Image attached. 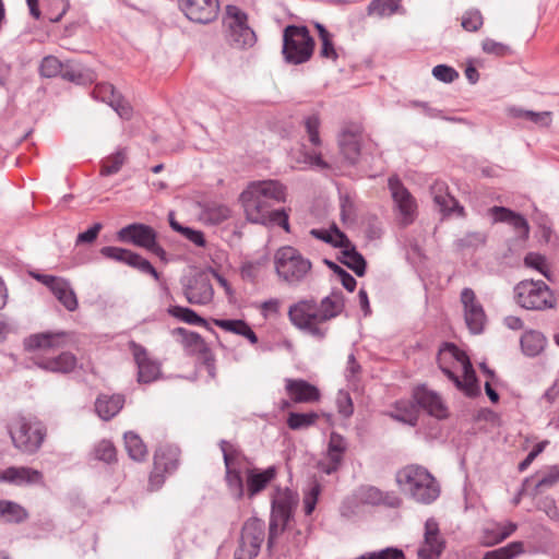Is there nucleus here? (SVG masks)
Instances as JSON below:
<instances>
[{"instance_id": "nucleus-1", "label": "nucleus", "mask_w": 559, "mask_h": 559, "mask_svg": "<svg viewBox=\"0 0 559 559\" xmlns=\"http://www.w3.org/2000/svg\"><path fill=\"white\" fill-rule=\"evenodd\" d=\"M345 309V298L341 290H334L321 299L302 298L288 308V319L298 330L317 340L325 338L329 328L324 324L338 317Z\"/></svg>"}, {"instance_id": "nucleus-2", "label": "nucleus", "mask_w": 559, "mask_h": 559, "mask_svg": "<svg viewBox=\"0 0 559 559\" xmlns=\"http://www.w3.org/2000/svg\"><path fill=\"white\" fill-rule=\"evenodd\" d=\"M72 342V334L66 331H46L29 335L24 340L27 352L34 353V364L43 370L55 373H70L78 365V358L70 352H61L57 356H48L67 347Z\"/></svg>"}, {"instance_id": "nucleus-3", "label": "nucleus", "mask_w": 559, "mask_h": 559, "mask_svg": "<svg viewBox=\"0 0 559 559\" xmlns=\"http://www.w3.org/2000/svg\"><path fill=\"white\" fill-rule=\"evenodd\" d=\"M395 481L400 489L424 504L433 502L440 495L436 478L424 466L409 464L396 472Z\"/></svg>"}, {"instance_id": "nucleus-4", "label": "nucleus", "mask_w": 559, "mask_h": 559, "mask_svg": "<svg viewBox=\"0 0 559 559\" xmlns=\"http://www.w3.org/2000/svg\"><path fill=\"white\" fill-rule=\"evenodd\" d=\"M7 429L14 448L25 454L36 453L47 433L43 423L23 414L13 415L7 424Z\"/></svg>"}, {"instance_id": "nucleus-5", "label": "nucleus", "mask_w": 559, "mask_h": 559, "mask_svg": "<svg viewBox=\"0 0 559 559\" xmlns=\"http://www.w3.org/2000/svg\"><path fill=\"white\" fill-rule=\"evenodd\" d=\"M246 217L249 222L262 225H277L289 230L288 214L284 209L273 210L264 198L246 189L240 194Z\"/></svg>"}, {"instance_id": "nucleus-6", "label": "nucleus", "mask_w": 559, "mask_h": 559, "mask_svg": "<svg viewBox=\"0 0 559 559\" xmlns=\"http://www.w3.org/2000/svg\"><path fill=\"white\" fill-rule=\"evenodd\" d=\"M246 217L249 222L262 225H277L289 230L288 214L284 209L273 210L264 198L246 189L240 194Z\"/></svg>"}, {"instance_id": "nucleus-7", "label": "nucleus", "mask_w": 559, "mask_h": 559, "mask_svg": "<svg viewBox=\"0 0 559 559\" xmlns=\"http://www.w3.org/2000/svg\"><path fill=\"white\" fill-rule=\"evenodd\" d=\"M275 271L278 277L290 286H297L309 275L312 264L296 248L285 246L274 255Z\"/></svg>"}, {"instance_id": "nucleus-8", "label": "nucleus", "mask_w": 559, "mask_h": 559, "mask_svg": "<svg viewBox=\"0 0 559 559\" xmlns=\"http://www.w3.org/2000/svg\"><path fill=\"white\" fill-rule=\"evenodd\" d=\"M298 495L288 489L276 488L271 500V518L269 526V547L273 545L280 534H282L294 516V511L298 504Z\"/></svg>"}, {"instance_id": "nucleus-9", "label": "nucleus", "mask_w": 559, "mask_h": 559, "mask_svg": "<svg viewBox=\"0 0 559 559\" xmlns=\"http://www.w3.org/2000/svg\"><path fill=\"white\" fill-rule=\"evenodd\" d=\"M516 304L533 311L552 309L557 305V298L550 287L544 281L524 280L514 287Z\"/></svg>"}, {"instance_id": "nucleus-10", "label": "nucleus", "mask_w": 559, "mask_h": 559, "mask_svg": "<svg viewBox=\"0 0 559 559\" xmlns=\"http://www.w3.org/2000/svg\"><path fill=\"white\" fill-rule=\"evenodd\" d=\"M314 41L306 26L288 25L283 33V56L286 62L301 64L313 52Z\"/></svg>"}, {"instance_id": "nucleus-11", "label": "nucleus", "mask_w": 559, "mask_h": 559, "mask_svg": "<svg viewBox=\"0 0 559 559\" xmlns=\"http://www.w3.org/2000/svg\"><path fill=\"white\" fill-rule=\"evenodd\" d=\"M117 238L121 242L131 243L135 247L145 249L158 257L162 261H167L166 251L157 242L156 230L148 225L142 223L129 224L117 233Z\"/></svg>"}, {"instance_id": "nucleus-12", "label": "nucleus", "mask_w": 559, "mask_h": 559, "mask_svg": "<svg viewBox=\"0 0 559 559\" xmlns=\"http://www.w3.org/2000/svg\"><path fill=\"white\" fill-rule=\"evenodd\" d=\"M227 26L226 38L230 46L236 48L252 47L255 43V34L248 26L247 14L236 5L226 7L224 20Z\"/></svg>"}, {"instance_id": "nucleus-13", "label": "nucleus", "mask_w": 559, "mask_h": 559, "mask_svg": "<svg viewBox=\"0 0 559 559\" xmlns=\"http://www.w3.org/2000/svg\"><path fill=\"white\" fill-rule=\"evenodd\" d=\"M265 537L264 522L258 518L248 519L241 528L238 547L235 550V559H253L261 549Z\"/></svg>"}, {"instance_id": "nucleus-14", "label": "nucleus", "mask_w": 559, "mask_h": 559, "mask_svg": "<svg viewBox=\"0 0 559 559\" xmlns=\"http://www.w3.org/2000/svg\"><path fill=\"white\" fill-rule=\"evenodd\" d=\"M182 292L191 305L206 306L212 302L214 297L212 283L204 273L183 278Z\"/></svg>"}, {"instance_id": "nucleus-15", "label": "nucleus", "mask_w": 559, "mask_h": 559, "mask_svg": "<svg viewBox=\"0 0 559 559\" xmlns=\"http://www.w3.org/2000/svg\"><path fill=\"white\" fill-rule=\"evenodd\" d=\"M129 349L138 367L136 381L141 384L156 381L162 374L160 364L148 355L144 346L134 341L129 342Z\"/></svg>"}, {"instance_id": "nucleus-16", "label": "nucleus", "mask_w": 559, "mask_h": 559, "mask_svg": "<svg viewBox=\"0 0 559 559\" xmlns=\"http://www.w3.org/2000/svg\"><path fill=\"white\" fill-rule=\"evenodd\" d=\"M388 186L391 191L393 202L402 218V223L404 225L413 223L417 210V204L414 197L404 187L397 176L390 177Z\"/></svg>"}, {"instance_id": "nucleus-17", "label": "nucleus", "mask_w": 559, "mask_h": 559, "mask_svg": "<svg viewBox=\"0 0 559 559\" xmlns=\"http://www.w3.org/2000/svg\"><path fill=\"white\" fill-rule=\"evenodd\" d=\"M461 304L464 309V319L467 328L473 334H479L486 322L485 310L472 288L465 287L461 292Z\"/></svg>"}, {"instance_id": "nucleus-18", "label": "nucleus", "mask_w": 559, "mask_h": 559, "mask_svg": "<svg viewBox=\"0 0 559 559\" xmlns=\"http://www.w3.org/2000/svg\"><path fill=\"white\" fill-rule=\"evenodd\" d=\"M445 548L438 522L428 519L425 523L424 542L417 549V559H439Z\"/></svg>"}, {"instance_id": "nucleus-19", "label": "nucleus", "mask_w": 559, "mask_h": 559, "mask_svg": "<svg viewBox=\"0 0 559 559\" xmlns=\"http://www.w3.org/2000/svg\"><path fill=\"white\" fill-rule=\"evenodd\" d=\"M92 96L96 100L108 104L120 118L129 120L132 117V107L119 94L110 83H98L92 91Z\"/></svg>"}, {"instance_id": "nucleus-20", "label": "nucleus", "mask_w": 559, "mask_h": 559, "mask_svg": "<svg viewBox=\"0 0 559 559\" xmlns=\"http://www.w3.org/2000/svg\"><path fill=\"white\" fill-rule=\"evenodd\" d=\"M179 7L190 21L201 24L212 22L218 12L217 0H179Z\"/></svg>"}, {"instance_id": "nucleus-21", "label": "nucleus", "mask_w": 559, "mask_h": 559, "mask_svg": "<svg viewBox=\"0 0 559 559\" xmlns=\"http://www.w3.org/2000/svg\"><path fill=\"white\" fill-rule=\"evenodd\" d=\"M413 399L417 406L427 412L430 416L438 419H444L448 417V407L443 403L441 396L427 389L425 385H419L413 391Z\"/></svg>"}, {"instance_id": "nucleus-22", "label": "nucleus", "mask_w": 559, "mask_h": 559, "mask_svg": "<svg viewBox=\"0 0 559 559\" xmlns=\"http://www.w3.org/2000/svg\"><path fill=\"white\" fill-rule=\"evenodd\" d=\"M465 359H469L467 354L460 349L453 343H444L440 348L437 357L439 368L448 377H453L457 370L464 365Z\"/></svg>"}, {"instance_id": "nucleus-23", "label": "nucleus", "mask_w": 559, "mask_h": 559, "mask_svg": "<svg viewBox=\"0 0 559 559\" xmlns=\"http://www.w3.org/2000/svg\"><path fill=\"white\" fill-rule=\"evenodd\" d=\"M277 475L276 466L272 465L261 471L259 468H248L246 471V489L245 496L253 499L261 493L267 485L275 479Z\"/></svg>"}, {"instance_id": "nucleus-24", "label": "nucleus", "mask_w": 559, "mask_h": 559, "mask_svg": "<svg viewBox=\"0 0 559 559\" xmlns=\"http://www.w3.org/2000/svg\"><path fill=\"white\" fill-rule=\"evenodd\" d=\"M430 193L435 204L443 215L456 213L461 217L465 216L464 207L448 192V187L444 182L436 181L430 187Z\"/></svg>"}, {"instance_id": "nucleus-25", "label": "nucleus", "mask_w": 559, "mask_h": 559, "mask_svg": "<svg viewBox=\"0 0 559 559\" xmlns=\"http://www.w3.org/2000/svg\"><path fill=\"white\" fill-rule=\"evenodd\" d=\"M0 481L13 484L16 486L41 484V472L26 466H10L0 471Z\"/></svg>"}, {"instance_id": "nucleus-26", "label": "nucleus", "mask_w": 559, "mask_h": 559, "mask_svg": "<svg viewBox=\"0 0 559 559\" xmlns=\"http://www.w3.org/2000/svg\"><path fill=\"white\" fill-rule=\"evenodd\" d=\"M247 189L264 198L272 205L285 202L286 200V187L278 180L253 181Z\"/></svg>"}, {"instance_id": "nucleus-27", "label": "nucleus", "mask_w": 559, "mask_h": 559, "mask_svg": "<svg viewBox=\"0 0 559 559\" xmlns=\"http://www.w3.org/2000/svg\"><path fill=\"white\" fill-rule=\"evenodd\" d=\"M361 132L359 127L344 129L338 138L341 153L349 164H356L360 156Z\"/></svg>"}, {"instance_id": "nucleus-28", "label": "nucleus", "mask_w": 559, "mask_h": 559, "mask_svg": "<svg viewBox=\"0 0 559 559\" xmlns=\"http://www.w3.org/2000/svg\"><path fill=\"white\" fill-rule=\"evenodd\" d=\"M285 388L295 403H313L320 399L319 389L302 379H287Z\"/></svg>"}, {"instance_id": "nucleus-29", "label": "nucleus", "mask_w": 559, "mask_h": 559, "mask_svg": "<svg viewBox=\"0 0 559 559\" xmlns=\"http://www.w3.org/2000/svg\"><path fill=\"white\" fill-rule=\"evenodd\" d=\"M463 373V378L461 379L456 373L453 377H450L456 389L464 392L467 396H476L479 394V386L475 370L471 362V359H465L464 365L460 368Z\"/></svg>"}, {"instance_id": "nucleus-30", "label": "nucleus", "mask_w": 559, "mask_h": 559, "mask_svg": "<svg viewBox=\"0 0 559 559\" xmlns=\"http://www.w3.org/2000/svg\"><path fill=\"white\" fill-rule=\"evenodd\" d=\"M122 394H99L95 401V411L103 420L114 418L124 405Z\"/></svg>"}, {"instance_id": "nucleus-31", "label": "nucleus", "mask_w": 559, "mask_h": 559, "mask_svg": "<svg viewBox=\"0 0 559 559\" xmlns=\"http://www.w3.org/2000/svg\"><path fill=\"white\" fill-rule=\"evenodd\" d=\"M345 450L346 441L344 438L335 432L331 433L328 448L329 463H321V468L325 474L330 475L337 471L343 460V453Z\"/></svg>"}, {"instance_id": "nucleus-32", "label": "nucleus", "mask_w": 559, "mask_h": 559, "mask_svg": "<svg viewBox=\"0 0 559 559\" xmlns=\"http://www.w3.org/2000/svg\"><path fill=\"white\" fill-rule=\"evenodd\" d=\"M491 215L493 216L495 222H506L509 223L518 230L521 235H528V223L527 221L520 214L514 213L513 211L503 207V206H493L490 210Z\"/></svg>"}, {"instance_id": "nucleus-33", "label": "nucleus", "mask_w": 559, "mask_h": 559, "mask_svg": "<svg viewBox=\"0 0 559 559\" xmlns=\"http://www.w3.org/2000/svg\"><path fill=\"white\" fill-rule=\"evenodd\" d=\"M28 519L27 510L21 504L0 499V522L20 524Z\"/></svg>"}, {"instance_id": "nucleus-34", "label": "nucleus", "mask_w": 559, "mask_h": 559, "mask_svg": "<svg viewBox=\"0 0 559 559\" xmlns=\"http://www.w3.org/2000/svg\"><path fill=\"white\" fill-rule=\"evenodd\" d=\"M343 259L341 262L349 267L357 276H362L366 273V260L361 253L356 250V247L349 240L345 247H341Z\"/></svg>"}, {"instance_id": "nucleus-35", "label": "nucleus", "mask_w": 559, "mask_h": 559, "mask_svg": "<svg viewBox=\"0 0 559 559\" xmlns=\"http://www.w3.org/2000/svg\"><path fill=\"white\" fill-rule=\"evenodd\" d=\"M546 346V337L538 331H527L521 337V347L526 356L539 355Z\"/></svg>"}, {"instance_id": "nucleus-36", "label": "nucleus", "mask_w": 559, "mask_h": 559, "mask_svg": "<svg viewBox=\"0 0 559 559\" xmlns=\"http://www.w3.org/2000/svg\"><path fill=\"white\" fill-rule=\"evenodd\" d=\"M52 294L68 311L72 312L78 309L79 301L76 295L68 281L62 278L52 288Z\"/></svg>"}, {"instance_id": "nucleus-37", "label": "nucleus", "mask_w": 559, "mask_h": 559, "mask_svg": "<svg viewBox=\"0 0 559 559\" xmlns=\"http://www.w3.org/2000/svg\"><path fill=\"white\" fill-rule=\"evenodd\" d=\"M310 235L319 240L332 245L335 248L345 247L349 243L347 236L341 231L336 225H333L329 229L313 228L310 230Z\"/></svg>"}, {"instance_id": "nucleus-38", "label": "nucleus", "mask_w": 559, "mask_h": 559, "mask_svg": "<svg viewBox=\"0 0 559 559\" xmlns=\"http://www.w3.org/2000/svg\"><path fill=\"white\" fill-rule=\"evenodd\" d=\"M390 416L394 420L409 426H416L418 421V411L416 405L406 401L396 402L394 411Z\"/></svg>"}, {"instance_id": "nucleus-39", "label": "nucleus", "mask_w": 559, "mask_h": 559, "mask_svg": "<svg viewBox=\"0 0 559 559\" xmlns=\"http://www.w3.org/2000/svg\"><path fill=\"white\" fill-rule=\"evenodd\" d=\"M127 158L128 155L126 148H119L114 154L105 157L102 160L100 176L108 177L117 174L127 162Z\"/></svg>"}, {"instance_id": "nucleus-40", "label": "nucleus", "mask_w": 559, "mask_h": 559, "mask_svg": "<svg viewBox=\"0 0 559 559\" xmlns=\"http://www.w3.org/2000/svg\"><path fill=\"white\" fill-rule=\"evenodd\" d=\"M225 481L227 489L236 501L245 497V485L239 468H225Z\"/></svg>"}, {"instance_id": "nucleus-41", "label": "nucleus", "mask_w": 559, "mask_h": 559, "mask_svg": "<svg viewBox=\"0 0 559 559\" xmlns=\"http://www.w3.org/2000/svg\"><path fill=\"white\" fill-rule=\"evenodd\" d=\"M230 209L225 204L210 203L202 211V218L211 225H218L230 217Z\"/></svg>"}, {"instance_id": "nucleus-42", "label": "nucleus", "mask_w": 559, "mask_h": 559, "mask_svg": "<svg viewBox=\"0 0 559 559\" xmlns=\"http://www.w3.org/2000/svg\"><path fill=\"white\" fill-rule=\"evenodd\" d=\"M123 438L128 455L134 461H143L147 455V450L142 439L132 431L126 432Z\"/></svg>"}, {"instance_id": "nucleus-43", "label": "nucleus", "mask_w": 559, "mask_h": 559, "mask_svg": "<svg viewBox=\"0 0 559 559\" xmlns=\"http://www.w3.org/2000/svg\"><path fill=\"white\" fill-rule=\"evenodd\" d=\"M219 448L223 453L225 468H239L245 461V455L233 443L222 440L219 442Z\"/></svg>"}, {"instance_id": "nucleus-44", "label": "nucleus", "mask_w": 559, "mask_h": 559, "mask_svg": "<svg viewBox=\"0 0 559 559\" xmlns=\"http://www.w3.org/2000/svg\"><path fill=\"white\" fill-rule=\"evenodd\" d=\"M400 2L401 0H372L367 7V14L379 19L391 16L397 11Z\"/></svg>"}, {"instance_id": "nucleus-45", "label": "nucleus", "mask_w": 559, "mask_h": 559, "mask_svg": "<svg viewBox=\"0 0 559 559\" xmlns=\"http://www.w3.org/2000/svg\"><path fill=\"white\" fill-rule=\"evenodd\" d=\"M169 225L175 231L179 233L185 239L192 242L197 247H205L206 240L204 234L201 230L181 225L174 218L173 213L169 214Z\"/></svg>"}, {"instance_id": "nucleus-46", "label": "nucleus", "mask_w": 559, "mask_h": 559, "mask_svg": "<svg viewBox=\"0 0 559 559\" xmlns=\"http://www.w3.org/2000/svg\"><path fill=\"white\" fill-rule=\"evenodd\" d=\"M167 313L188 324L206 325V321L203 318H201L194 310L187 307L170 306L167 309Z\"/></svg>"}, {"instance_id": "nucleus-47", "label": "nucleus", "mask_w": 559, "mask_h": 559, "mask_svg": "<svg viewBox=\"0 0 559 559\" xmlns=\"http://www.w3.org/2000/svg\"><path fill=\"white\" fill-rule=\"evenodd\" d=\"M523 552L522 542H512L504 547L487 551L483 559H513Z\"/></svg>"}, {"instance_id": "nucleus-48", "label": "nucleus", "mask_w": 559, "mask_h": 559, "mask_svg": "<svg viewBox=\"0 0 559 559\" xmlns=\"http://www.w3.org/2000/svg\"><path fill=\"white\" fill-rule=\"evenodd\" d=\"M487 235L481 231H469L462 238L455 240V246L460 250L477 249L486 243Z\"/></svg>"}, {"instance_id": "nucleus-49", "label": "nucleus", "mask_w": 559, "mask_h": 559, "mask_svg": "<svg viewBox=\"0 0 559 559\" xmlns=\"http://www.w3.org/2000/svg\"><path fill=\"white\" fill-rule=\"evenodd\" d=\"M484 25V16L478 9L466 10L461 17V26L466 32H477Z\"/></svg>"}, {"instance_id": "nucleus-50", "label": "nucleus", "mask_w": 559, "mask_h": 559, "mask_svg": "<svg viewBox=\"0 0 559 559\" xmlns=\"http://www.w3.org/2000/svg\"><path fill=\"white\" fill-rule=\"evenodd\" d=\"M318 418L317 413H290L287 425L293 430H299L312 426Z\"/></svg>"}, {"instance_id": "nucleus-51", "label": "nucleus", "mask_w": 559, "mask_h": 559, "mask_svg": "<svg viewBox=\"0 0 559 559\" xmlns=\"http://www.w3.org/2000/svg\"><path fill=\"white\" fill-rule=\"evenodd\" d=\"M93 455L96 460L108 464L117 460L116 448L109 440L99 441L93 450Z\"/></svg>"}, {"instance_id": "nucleus-52", "label": "nucleus", "mask_w": 559, "mask_h": 559, "mask_svg": "<svg viewBox=\"0 0 559 559\" xmlns=\"http://www.w3.org/2000/svg\"><path fill=\"white\" fill-rule=\"evenodd\" d=\"M173 335L179 336L181 344L186 348L199 349L203 345V340L200 334L188 331L185 328L174 329Z\"/></svg>"}, {"instance_id": "nucleus-53", "label": "nucleus", "mask_w": 559, "mask_h": 559, "mask_svg": "<svg viewBox=\"0 0 559 559\" xmlns=\"http://www.w3.org/2000/svg\"><path fill=\"white\" fill-rule=\"evenodd\" d=\"M99 252L106 259H110L116 262L124 263L127 265H129V261L131 260V258L134 253L133 251H131L129 249H124V248H120V247H112V246L103 247Z\"/></svg>"}, {"instance_id": "nucleus-54", "label": "nucleus", "mask_w": 559, "mask_h": 559, "mask_svg": "<svg viewBox=\"0 0 559 559\" xmlns=\"http://www.w3.org/2000/svg\"><path fill=\"white\" fill-rule=\"evenodd\" d=\"M63 63L55 56H47L41 60L39 71L45 78H55L62 72Z\"/></svg>"}, {"instance_id": "nucleus-55", "label": "nucleus", "mask_w": 559, "mask_h": 559, "mask_svg": "<svg viewBox=\"0 0 559 559\" xmlns=\"http://www.w3.org/2000/svg\"><path fill=\"white\" fill-rule=\"evenodd\" d=\"M481 49L485 53L492 55L495 57H506L512 53L510 46L496 41L491 38H485L481 41Z\"/></svg>"}, {"instance_id": "nucleus-56", "label": "nucleus", "mask_w": 559, "mask_h": 559, "mask_svg": "<svg viewBox=\"0 0 559 559\" xmlns=\"http://www.w3.org/2000/svg\"><path fill=\"white\" fill-rule=\"evenodd\" d=\"M325 264L329 266L330 270L333 271L334 274L337 275L345 289H347L348 292L355 290L357 282L347 271H345L335 262L329 260H325Z\"/></svg>"}, {"instance_id": "nucleus-57", "label": "nucleus", "mask_w": 559, "mask_h": 559, "mask_svg": "<svg viewBox=\"0 0 559 559\" xmlns=\"http://www.w3.org/2000/svg\"><path fill=\"white\" fill-rule=\"evenodd\" d=\"M129 266L136 269L141 273L152 275L156 281H159V273L156 269L151 264V262L144 259L139 253H133L131 260L129 261Z\"/></svg>"}, {"instance_id": "nucleus-58", "label": "nucleus", "mask_w": 559, "mask_h": 559, "mask_svg": "<svg viewBox=\"0 0 559 559\" xmlns=\"http://www.w3.org/2000/svg\"><path fill=\"white\" fill-rule=\"evenodd\" d=\"M516 530V524L508 522L504 525L497 524L492 530H486V534L492 533L488 544H497L508 538Z\"/></svg>"}, {"instance_id": "nucleus-59", "label": "nucleus", "mask_w": 559, "mask_h": 559, "mask_svg": "<svg viewBox=\"0 0 559 559\" xmlns=\"http://www.w3.org/2000/svg\"><path fill=\"white\" fill-rule=\"evenodd\" d=\"M214 324L226 332H230L237 335L243 333L247 322L240 319L227 320V319H214Z\"/></svg>"}, {"instance_id": "nucleus-60", "label": "nucleus", "mask_w": 559, "mask_h": 559, "mask_svg": "<svg viewBox=\"0 0 559 559\" xmlns=\"http://www.w3.org/2000/svg\"><path fill=\"white\" fill-rule=\"evenodd\" d=\"M305 128L309 135V141L312 145L318 146L321 144L319 136L320 119L317 115H311L305 119Z\"/></svg>"}, {"instance_id": "nucleus-61", "label": "nucleus", "mask_w": 559, "mask_h": 559, "mask_svg": "<svg viewBox=\"0 0 559 559\" xmlns=\"http://www.w3.org/2000/svg\"><path fill=\"white\" fill-rule=\"evenodd\" d=\"M336 406H337L338 413L345 418L350 417L354 413V405H353L352 397H350L349 393L346 391H343V390L338 391L337 396H336Z\"/></svg>"}, {"instance_id": "nucleus-62", "label": "nucleus", "mask_w": 559, "mask_h": 559, "mask_svg": "<svg viewBox=\"0 0 559 559\" xmlns=\"http://www.w3.org/2000/svg\"><path fill=\"white\" fill-rule=\"evenodd\" d=\"M321 492V486L318 483H313L309 491L304 496V509L306 515H310L316 509L319 495Z\"/></svg>"}, {"instance_id": "nucleus-63", "label": "nucleus", "mask_w": 559, "mask_h": 559, "mask_svg": "<svg viewBox=\"0 0 559 559\" xmlns=\"http://www.w3.org/2000/svg\"><path fill=\"white\" fill-rule=\"evenodd\" d=\"M432 75L444 83H452L459 78V73L452 67L447 64H438L432 69Z\"/></svg>"}, {"instance_id": "nucleus-64", "label": "nucleus", "mask_w": 559, "mask_h": 559, "mask_svg": "<svg viewBox=\"0 0 559 559\" xmlns=\"http://www.w3.org/2000/svg\"><path fill=\"white\" fill-rule=\"evenodd\" d=\"M559 481V469L554 466L547 474L540 476L535 485L536 491H542L544 488H550Z\"/></svg>"}]
</instances>
